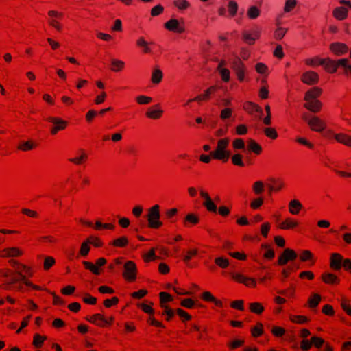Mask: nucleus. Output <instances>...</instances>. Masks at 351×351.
I'll return each instance as SVG.
<instances>
[{
	"instance_id": "1",
	"label": "nucleus",
	"mask_w": 351,
	"mask_h": 351,
	"mask_svg": "<svg viewBox=\"0 0 351 351\" xmlns=\"http://www.w3.org/2000/svg\"><path fill=\"white\" fill-rule=\"evenodd\" d=\"M10 265L14 268H0L1 287L4 290H15L17 292L25 293L31 289L36 291L43 290V287L34 284L30 280L34 275V269L17 260L11 259Z\"/></svg>"
},
{
	"instance_id": "2",
	"label": "nucleus",
	"mask_w": 351,
	"mask_h": 351,
	"mask_svg": "<svg viewBox=\"0 0 351 351\" xmlns=\"http://www.w3.org/2000/svg\"><path fill=\"white\" fill-rule=\"evenodd\" d=\"M200 197L204 199L203 206L208 212L216 213L217 210L220 216L227 217L230 213V208L226 206H220L218 209L215 204L212 200L208 193L204 190H200Z\"/></svg>"
},
{
	"instance_id": "3",
	"label": "nucleus",
	"mask_w": 351,
	"mask_h": 351,
	"mask_svg": "<svg viewBox=\"0 0 351 351\" xmlns=\"http://www.w3.org/2000/svg\"><path fill=\"white\" fill-rule=\"evenodd\" d=\"M230 139L228 138L219 139L217 143L215 149L210 152L212 158L223 162H227L230 156V152L228 149Z\"/></svg>"
},
{
	"instance_id": "4",
	"label": "nucleus",
	"mask_w": 351,
	"mask_h": 351,
	"mask_svg": "<svg viewBox=\"0 0 351 351\" xmlns=\"http://www.w3.org/2000/svg\"><path fill=\"white\" fill-rule=\"evenodd\" d=\"M146 218L148 222L149 228L152 229H158L162 226L160 221V206L155 204L147 210Z\"/></svg>"
},
{
	"instance_id": "5",
	"label": "nucleus",
	"mask_w": 351,
	"mask_h": 351,
	"mask_svg": "<svg viewBox=\"0 0 351 351\" xmlns=\"http://www.w3.org/2000/svg\"><path fill=\"white\" fill-rule=\"evenodd\" d=\"M138 269L136 263L132 261H127L123 265L122 274L124 280L128 282H133L137 277Z\"/></svg>"
},
{
	"instance_id": "6",
	"label": "nucleus",
	"mask_w": 351,
	"mask_h": 351,
	"mask_svg": "<svg viewBox=\"0 0 351 351\" xmlns=\"http://www.w3.org/2000/svg\"><path fill=\"white\" fill-rule=\"evenodd\" d=\"M107 263V261L105 258H99L95 261V263H93L92 262L84 261H82V265L85 269L90 271L93 274L99 276L101 274L102 269L101 267L104 266Z\"/></svg>"
},
{
	"instance_id": "7",
	"label": "nucleus",
	"mask_w": 351,
	"mask_h": 351,
	"mask_svg": "<svg viewBox=\"0 0 351 351\" xmlns=\"http://www.w3.org/2000/svg\"><path fill=\"white\" fill-rule=\"evenodd\" d=\"M339 3L341 4L342 6L335 8L332 14L337 20L343 21L347 18L348 10L351 9V1L348 0H339Z\"/></svg>"
},
{
	"instance_id": "8",
	"label": "nucleus",
	"mask_w": 351,
	"mask_h": 351,
	"mask_svg": "<svg viewBox=\"0 0 351 351\" xmlns=\"http://www.w3.org/2000/svg\"><path fill=\"white\" fill-rule=\"evenodd\" d=\"M47 121L53 124L51 128L50 133L51 135H56L58 132L64 130L68 126V122L58 117H49Z\"/></svg>"
},
{
	"instance_id": "9",
	"label": "nucleus",
	"mask_w": 351,
	"mask_h": 351,
	"mask_svg": "<svg viewBox=\"0 0 351 351\" xmlns=\"http://www.w3.org/2000/svg\"><path fill=\"white\" fill-rule=\"evenodd\" d=\"M298 257L297 253L291 248H285L278 256L277 265L279 266L285 265L289 261H295Z\"/></svg>"
},
{
	"instance_id": "10",
	"label": "nucleus",
	"mask_w": 351,
	"mask_h": 351,
	"mask_svg": "<svg viewBox=\"0 0 351 351\" xmlns=\"http://www.w3.org/2000/svg\"><path fill=\"white\" fill-rule=\"evenodd\" d=\"M24 254V251L19 247H8L0 250V258H18Z\"/></svg>"
},
{
	"instance_id": "11",
	"label": "nucleus",
	"mask_w": 351,
	"mask_h": 351,
	"mask_svg": "<svg viewBox=\"0 0 351 351\" xmlns=\"http://www.w3.org/2000/svg\"><path fill=\"white\" fill-rule=\"evenodd\" d=\"M218 89V87L217 86H210L208 88H207L204 93L197 95V97L189 99L186 105H189L190 103L193 101H208L210 98V96L213 95Z\"/></svg>"
},
{
	"instance_id": "12",
	"label": "nucleus",
	"mask_w": 351,
	"mask_h": 351,
	"mask_svg": "<svg viewBox=\"0 0 351 351\" xmlns=\"http://www.w3.org/2000/svg\"><path fill=\"white\" fill-rule=\"evenodd\" d=\"M307 122L310 128L317 132H320L326 128V122L318 117H313Z\"/></svg>"
},
{
	"instance_id": "13",
	"label": "nucleus",
	"mask_w": 351,
	"mask_h": 351,
	"mask_svg": "<svg viewBox=\"0 0 351 351\" xmlns=\"http://www.w3.org/2000/svg\"><path fill=\"white\" fill-rule=\"evenodd\" d=\"M319 76L317 73L308 71L301 75V81L308 85H314L319 82Z\"/></svg>"
},
{
	"instance_id": "14",
	"label": "nucleus",
	"mask_w": 351,
	"mask_h": 351,
	"mask_svg": "<svg viewBox=\"0 0 351 351\" xmlns=\"http://www.w3.org/2000/svg\"><path fill=\"white\" fill-rule=\"evenodd\" d=\"M330 51L337 56H340L348 53L349 48L345 43L335 42L330 45Z\"/></svg>"
},
{
	"instance_id": "15",
	"label": "nucleus",
	"mask_w": 351,
	"mask_h": 351,
	"mask_svg": "<svg viewBox=\"0 0 351 351\" xmlns=\"http://www.w3.org/2000/svg\"><path fill=\"white\" fill-rule=\"evenodd\" d=\"M343 260V257L341 254L332 253L330 257V267L335 271L340 270Z\"/></svg>"
},
{
	"instance_id": "16",
	"label": "nucleus",
	"mask_w": 351,
	"mask_h": 351,
	"mask_svg": "<svg viewBox=\"0 0 351 351\" xmlns=\"http://www.w3.org/2000/svg\"><path fill=\"white\" fill-rule=\"evenodd\" d=\"M200 219L198 215L193 213H188L183 219L182 224L185 228H191L197 225Z\"/></svg>"
},
{
	"instance_id": "17",
	"label": "nucleus",
	"mask_w": 351,
	"mask_h": 351,
	"mask_svg": "<svg viewBox=\"0 0 351 351\" xmlns=\"http://www.w3.org/2000/svg\"><path fill=\"white\" fill-rule=\"evenodd\" d=\"M261 32L258 30L245 31L243 33V39L248 45H253L260 37Z\"/></svg>"
},
{
	"instance_id": "18",
	"label": "nucleus",
	"mask_w": 351,
	"mask_h": 351,
	"mask_svg": "<svg viewBox=\"0 0 351 351\" xmlns=\"http://www.w3.org/2000/svg\"><path fill=\"white\" fill-rule=\"evenodd\" d=\"M321 278L323 282L328 285L335 286L340 283L339 278L335 274L324 272Z\"/></svg>"
},
{
	"instance_id": "19",
	"label": "nucleus",
	"mask_w": 351,
	"mask_h": 351,
	"mask_svg": "<svg viewBox=\"0 0 351 351\" xmlns=\"http://www.w3.org/2000/svg\"><path fill=\"white\" fill-rule=\"evenodd\" d=\"M163 114V110L160 109L158 105L152 106L147 109L145 112L147 118L157 120L161 118Z\"/></svg>"
},
{
	"instance_id": "20",
	"label": "nucleus",
	"mask_w": 351,
	"mask_h": 351,
	"mask_svg": "<svg viewBox=\"0 0 351 351\" xmlns=\"http://www.w3.org/2000/svg\"><path fill=\"white\" fill-rule=\"evenodd\" d=\"M136 45L142 49V53H150L156 44L153 42L148 43L143 37H141L136 40Z\"/></svg>"
},
{
	"instance_id": "21",
	"label": "nucleus",
	"mask_w": 351,
	"mask_h": 351,
	"mask_svg": "<svg viewBox=\"0 0 351 351\" xmlns=\"http://www.w3.org/2000/svg\"><path fill=\"white\" fill-rule=\"evenodd\" d=\"M201 299L206 302L213 303L217 307H223L222 301L217 299L210 291H204L201 294Z\"/></svg>"
},
{
	"instance_id": "22",
	"label": "nucleus",
	"mask_w": 351,
	"mask_h": 351,
	"mask_svg": "<svg viewBox=\"0 0 351 351\" xmlns=\"http://www.w3.org/2000/svg\"><path fill=\"white\" fill-rule=\"evenodd\" d=\"M299 222L291 217H287L282 223L278 225V228L281 230H291L297 228Z\"/></svg>"
},
{
	"instance_id": "23",
	"label": "nucleus",
	"mask_w": 351,
	"mask_h": 351,
	"mask_svg": "<svg viewBox=\"0 0 351 351\" xmlns=\"http://www.w3.org/2000/svg\"><path fill=\"white\" fill-rule=\"evenodd\" d=\"M322 66H324L325 71L329 73H335L337 71L336 60L329 58L323 59Z\"/></svg>"
},
{
	"instance_id": "24",
	"label": "nucleus",
	"mask_w": 351,
	"mask_h": 351,
	"mask_svg": "<svg viewBox=\"0 0 351 351\" xmlns=\"http://www.w3.org/2000/svg\"><path fill=\"white\" fill-rule=\"evenodd\" d=\"M306 103L304 104V107L313 112H318L320 111L322 104L319 100L313 99V100H305Z\"/></svg>"
},
{
	"instance_id": "25",
	"label": "nucleus",
	"mask_w": 351,
	"mask_h": 351,
	"mask_svg": "<svg viewBox=\"0 0 351 351\" xmlns=\"http://www.w3.org/2000/svg\"><path fill=\"white\" fill-rule=\"evenodd\" d=\"M86 319L99 327H104V322L106 321V318L104 317L102 314L96 313L90 317H87Z\"/></svg>"
},
{
	"instance_id": "26",
	"label": "nucleus",
	"mask_w": 351,
	"mask_h": 351,
	"mask_svg": "<svg viewBox=\"0 0 351 351\" xmlns=\"http://www.w3.org/2000/svg\"><path fill=\"white\" fill-rule=\"evenodd\" d=\"M322 93V88L315 86L309 89L305 94L304 100L317 99Z\"/></svg>"
},
{
	"instance_id": "27",
	"label": "nucleus",
	"mask_w": 351,
	"mask_h": 351,
	"mask_svg": "<svg viewBox=\"0 0 351 351\" xmlns=\"http://www.w3.org/2000/svg\"><path fill=\"white\" fill-rule=\"evenodd\" d=\"M321 300L322 296L320 294L317 293H311L307 301L308 308L311 309L315 308L318 306Z\"/></svg>"
},
{
	"instance_id": "28",
	"label": "nucleus",
	"mask_w": 351,
	"mask_h": 351,
	"mask_svg": "<svg viewBox=\"0 0 351 351\" xmlns=\"http://www.w3.org/2000/svg\"><path fill=\"white\" fill-rule=\"evenodd\" d=\"M302 208V205L299 200L293 199L289 203V211L292 215H298Z\"/></svg>"
},
{
	"instance_id": "29",
	"label": "nucleus",
	"mask_w": 351,
	"mask_h": 351,
	"mask_svg": "<svg viewBox=\"0 0 351 351\" xmlns=\"http://www.w3.org/2000/svg\"><path fill=\"white\" fill-rule=\"evenodd\" d=\"M247 147L249 152H252L256 155H259L262 153L263 149L261 146L256 143L254 139L250 138L247 141Z\"/></svg>"
},
{
	"instance_id": "30",
	"label": "nucleus",
	"mask_w": 351,
	"mask_h": 351,
	"mask_svg": "<svg viewBox=\"0 0 351 351\" xmlns=\"http://www.w3.org/2000/svg\"><path fill=\"white\" fill-rule=\"evenodd\" d=\"M165 27L170 32L178 34H181L185 30L184 23H165Z\"/></svg>"
},
{
	"instance_id": "31",
	"label": "nucleus",
	"mask_w": 351,
	"mask_h": 351,
	"mask_svg": "<svg viewBox=\"0 0 351 351\" xmlns=\"http://www.w3.org/2000/svg\"><path fill=\"white\" fill-rule=\"evenodd\" d=\"M80 154L79 156L69 158V161L75 165L84 164L88 159V155L84 150H80Z\"/></svg>"
},
{
	"instance_id": "32",
	"label": "nucleus",
	"mask_w": 351,
	"mask_h": 351,
	"mask_svg": "<svg viewBox=\"0 0 351 351\" xmlns=\"http://www.w3.org/2000/svg\"><path fill=\"white\" fill-rule=\"evenodd\" d=\"M298 5V0H285L282 14L291 13Z\"/></svg>"
},
{
	"instance_id": "33",
	"label": "nucleus",
	"mask_w": 351,
	"mask_h": 351,
	"mask_svg": "<svg viewBox=\"0 0 351 351\" xmlns=\"http://www.w3.org/2000/svg\"><path fill=\"white\" fill-rule=\"evenodd\" d=\"M335 141L339 143L351 147V136L343 133L335 135Z\"/></svg>"
},
{
	"instance_id": "34",
	"label": "nucleus",
	"mask_w": 351,
	"mask_h": 351,
	"mask_svg": "<svg viewBox=\"0 0 351 351\" xmlns=\"http://www.w3.org/2000/svg\"><path fill=\"white\" fill-rule=\"evenodd\" d=\"M341 27H339L335 23L331 24L329 26L330 32L331 34H336V33L339 32L340 30H343L345 32V34H350L348 23H341Z\"/></svg>"
},
{
	"instance_id": "35",
	"label": "nucleus",
	"mask_w": 351,
	"mask_h": 351,
	"mask_svg": "<svg viewBox=\"0 0 351 351\" xmlns=\"http://www.w3.org/2000/svg\"><path fill=\"white\" fill-rule=\"evenodd\" d=\"M243 108L247 112L251 113V114L254 113V112H262V109L258 105H257L253 102H251V101L245 102L243 104Z\"/></svg>"
},
{
	"instance_id": "36",
	"label": "nucleus",
	"mask_w": 351,
	"mask_h": 351,
	"mask_svg": "<svg viewBox=\"0 0 351 351\" xmlns=\"http://www.w3.org/2000/svg\"><path fill=\"white\" fill-rule=\"evenodd\" d=\"M300 260L302 262L311 261L312 265L315 263V261L313 259V253L308 250H304L300 252Z\"/></svg>"
},
{
	"instance_id": "37",
	"label": "nucleus",
	"mask_w": 351,
	"mask_h": 351,
	"mask_svg": "<svg viewBox=\"0 0 351 351\" xmlns=\"http://www.w3.org/2000/svg\"><path fill=\"white\" fill-rule=\"evenodd\" d=\"M261 249L264 250L263 257L267 260H272L275 256L274 250L267 244H262Z\"/></svg>"
},
{
	"instance_id": "38",
	"label": "nucleus",
	"mask_w": 351,
	"mask_h": 351,
	"mask_svg": "<svg viewBox=\"0 0 351 351\" xmlns=\"http://www.w3.org/2000/svg\"><path fill=\"white\" fill-rule=\"evenodd\" d=\"M125 67V62L118 59H112L111 60V71L114 72H119L123 70Z\"/></svg>"
},
{
	"instance_id": "39",
	"label": "nucleus",
	"mask_w": 351,
	"mask_h": 351,
	"mask_svg": "<svg viewBox=\"0 0 351 351\" xmlns=\"http://www.w3.org/2000/svg\"><path fill=\"white\" fill-rule=\"evenodd\" d=\"M249 309L250 312L260 315L264 311V306L260 302H252L249 304Z\"/></svg>"
},
{
	"instance_id": "40",
	"label": "nucleus",
	"mask_w": 351,
	"mask_h": 351,
	"mask_svg": "<svg viewBox=\"0 0 351 351\" xmlns=\"http://www.w3.org/2000/svg\"><path fill=\"white\" fill-rule=\"evenodd\" d=\"M337 69L341 66L345 69V73L351 75V64H349V60L347 58H342L336 60Z\"/></svg>"
},
{
	"instance_id": "41",
	"label": "nucleus",
	"mask_w": 351,
	"mask_h": 351,
	"mask_svg": "<svg viewBox=\"0 0 351 351\" xmlns=\"http://www.w3.org/2000/svg\"><path fill=\"white\" fill-rule=\"evenodd\" d=\"M323 59L324 58H320L319 57L315 56L313 58L305 59L304 62L308 66L316 67L322 65Z\"/></svg>"
},
{
	"instance_id": "42",
	"label": "nucleus",
	"mask_w": 351,
	"mask_h": 351,
	"mask_svg": "<svg viewBox=\"0 0 351 351\" xmlns=\"http://www.w3.org/2000/svg\"><path fill=\"white\" fill-rule=\"evenodd\" d=\"M36 147V144L34 141H27L20 143L18 145V149L23 152H27L34 149Z\"/></svg>"
},
{
	"instance_id": "43",
	"label": "nucleus",
	"mask_w": 351,
	"mask_h": 351,
	"mask_svg": "<svg viewBox=\"0 0 351 351\" xmlns=\"http://www.w3.org/2000/svg\"><path fill=\"white\" fill-rule=\"evenodd\" d=\"M341 307L348 315L351 316V305L347 298L342 297L341 298Z\"/></svg>"
},
{
	"instance_id": "44",
	"label": "nucleus",
	"mask_w": 351,
	"mask_h": 351,
	"mask_svg": "<svg viewBox=\"0 0 351 351\" xmlns=\"http://www.w3.org/2000/svg\"><path fill=\"white\" fill-rule=\"evenodd\" d=\"M285 183L282 180L278 179L272 182V184L269 186L270 191H279L285 187Z\"/></svg>"
},
{
	"instance_id": "45",
	"label": "nucleus",
	"mask_w": 351,
	"mask_h": 351,
	"mask_svg": "<svg viewBox=\"0 0 351 351\" xmlns=\"http://www.w3.org/2000/svg\"><path fill=\"white\" fill-rule=\"evenodd\" d=\"M128 244V239L126 237L123 236L114 239L112 245L117 247H125Z\"/></svg>"
},
{
	"instance_id": "46",
	"label": "nucleus",
	"mask_w": 351,
	"mask_h": 351,
	"mask_svg": "<svg viewBox=\"0 0 351 351\" xmlns=\"http://www.w3.org/2000/svg\"><path fill=\"white\" fill-rule=\"evenodd\" d=\"M290 321L295 324H303L310 321L309 318L304 315H291Z\"/></svg>"
},
{
	"instance_id": "47",
	"label": "nucleus",
	"mask_w": 351,
	"mask_h": 351,
	"mask_svg": "<svg viewBox=\"0 0 351 351\" xmlns=\"http://www.w3.org/2000/svg\"><path fill=\"white\" fill-rule=\"evenodd\" d=\"M260 10L256 6H251L247 11V15L251 20H254L260 15Z\"/></svg>"
},
{
	"instance_id": "48",
	"label": "nucleus",
	"mask_w": 351,
	"mask_h": 351,
	"mask_svg": "<svg viewBox=\"0 0 351 351\" xmlns=\"http://www.w3.org/2000/svg\"><path fill=\"white\" fill-rule=\"evenodd\" d=\"M252 190L255 195H261L265 191V185L262 181H256L252 185Z\"/></svg>"
},
{
	"instance_id": "49",
	"label": "nucleus",
	"mask_w": 351,
	"mask_h": 351,
	"mask_svg": "<svg viewBox=\"0 0 351 351\" xmlns=\"http://www.w3.org/2000/svg\"><path fill=\"white\" fill-rule=\"evenodd\" d=\"M86 240L90 245H92L95 247H101L104 244L101 239L95 236H90Z\"/></svg>"
},
{
	"instance_id": "50",
	"label": "nucleus",
	"mask_w": 351,
	"mask_h": 351,
	"mask_svg": "<svg viewBox=\"0 0 351 351\" xmlns=\"http://www.w3.org/2000/svg\"><path fill=\"white\" fill-rule=\"evenodd\" d=\"M162 308H163V312L162 313V315H167L166 320L169 322L175 315L174 311L168 305L160 306Z\"/></svg>"
},
{
	"instance_id": "51",
	"label": "nucleus",
	"mask_w": 351,
	"mask_h": 351,
	"mask_svg": "<svg viewBox=\"0 0 351 351\" xmlns=\"http://www.w3.org/2000/svg\"><path fill=\"white\" fill-rule=\"evenodd\" d=\"M90 250V245L89 243L85 240L81 244L79 254L82 257H86Z\"/></svg>"
},
{
	"instance_id": "52",
	"label": "nucleus",
	"mask_w": 351,
	"mask_h": 351,
	"mask_svg": "<svg viewBox=\"0 0 351 351\" xmlns=\"http://www.w3.org/2000/svg\"><path fill=\"white\" fill-rule=\"evenodd\" d=\"M245 343L243 339H234L227 343V347L230 351L234 350L241 347Z\"/></svg>"
},
{
	"instance_id": "53",
	"label": "nucleus",
	"mask_w": 351,
	"mask_h": 351,
	"mask_svg": "<svg viewBox=\"0 0 351 351\" xmlns=\"http://www.w3.org/2000/svg\"><path fill=\"white\" fill-rule=\"evenodd\" d=\"M252 335L254 337H258L263 334V325L258 322L251 329Z\"/></svg>"
},
{
	"instance_id": "54",
	"label": "nucleus",
	"mask_w": 351,
	"mask_h": 351,
	"mask_svg": "<svg viewBox=\"0 0 351 351\" xmlns=\"http://www.w3.org/2000/svg\"><path fill=\"white\" fill-rule=\"evenodd\" d=\"M173 5L180 10H187L191 5L187 0H174Z\"/></svg>"
},
{
	"instance_id": "55",
	"label": "nucleus",
	"mask_w": 351,
	"mask_h": 351,
	"mask_svg": "<svg viewBox=\"0 0 351 351\" xmlns=\"http://www.w3.org/2000/svg\"><path fill=\"white\" fill-rule=\"evenodd\" d=\"M160 306L167 305V303L173 301V297L167 292H160L159 293Z\"/></svg>"
},
{
	"instance_id": "56",
	"label": "nucleus",
	"mask_w": 351,
	"mask_h": 351,
	"mask_svg": "<svg viewBox=\"0 0 351 351\" xmlns=\"http://www.w3.org/2000/svg\"><path fill=\"white\" fill-rule=\"evenodd\" d=\"M93 228L95 230H101L102 229L113 230L114 226L112 223H103L99 221H97L94 224Z\"/></svg>"
},
{
	"instance_id": "57",
	"label": "nucleus",
	"mask_w": 351,
	"mask_h": 351,
	"mask_svg": "<svg viewBox=\"0 0 351 351\" xmlns=\"http://www.w3.org/2000/svg\"><path fill=\"white\" fill-rule=\"evenodd\" d=\"M45 340V336H42L39 334H36L34 336L33 345L37 348H40Z\"/></svg>"
},
{
	"instance_id": "58",
	"label": "nucleus",
	"mask_w": 351,
	"mask_h": 351,
	"mask_svg": "<svg viewBox=\"0 0 351 351\" xmlns=\"http://www.w3.org/2000/svg\"><path fill=\"white\" fill-rule=\"evenodd\" d=\"M235 73L237 80L240 82H243L245 80V74H246V66H243L241 68H238L233 70Z\"/></svg>"
},
{
	"instance_id": "59",
	"label": "nucleus",
	"mask_w": 351,
	"mask_h": 351,
	"mask_svg": "<svg viewBox=\"0 0 351 351\" xmlns=\"http://www.w3.org/2000/svg\"><path fill=\"white\" fill-rule=\"evenodd\" d=\"M56 264V260L53 256L45 257L43 263V269L45 271L49 270Z\"/></svg>"
},
{
	"instance_id": "60",
	"label": "nucleus",
	"mask_w": 351,
	"mask_h": 351,
	"mask_svg": "<svg viewBox=\"0 0 351 351\" xmlns=\"http://www.w3.org/2000/svg\"><path fill=\"white\" fill-rule=\"evenodd\" d=\"M162 79V73L160 69H155L152 75V82L153 84H159Z\"/></svg>"
},
{
	"instance_id": "61",
	"label": "nucleus",
	"mask_w": 351,
	"mask_h": 351,
	"mask_svg": "<svg viewBox=\"0 0 351 351\" xmlns=\"http://www.w3.org/2000/svg\"><path fill=\"white\" fill-rule=\"evenodd\" d=\"M215 263L222 269H226L229 266V261L228 259L223 257H217L215 259Z\"/></svg>"
},
{
	"instance_id": "62",
	"label": "nucleus",
	"mask_w": 351,
	"mask_h": 351,
	"mask_svg": "<svg viewBox=\"0 0 351 351\" xmlns=\"http://www.w3.org/2000/svg\"><path fill=\"white\" fill-rule=\"evenodd\" d=\"M197 254L198 250L197 248L190 249L186 252V254L183 258V261L185 263H188L190 260L195 257Z\"/></svg>"
},
{
	"instance_id": "63",
	"label": "nucleus",
	"mask_w": 351,
	"mask_h": 351,
	"mask_svg": "<svg viewBox=\"0 0 351 351\" xmlns=\"http://www.w3.org/2000/svg\"><path fill=\"white\" fill-rule=\"evenodd\" d=\"M230 64L232 70L245 66L240 57L234 58L232 60H230Z\"/></svg>"
},
{
	"instance_id": "64",
	"label": "nucleus",
	"mask_w": 351,
	"mask_h": 351,
	"mask_svg": "<svg viewBox=\"0 0 351 351\" xmlns=\"http://www.w3.org/2000/svg\"><path fill=\"white\" fill-rule=\"evenodd\" d=\"M264 134L267 137L272 140L276 139L278 136L276 129L270 127L265 128Z\"/></svg>"
}]
</instances>
